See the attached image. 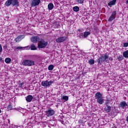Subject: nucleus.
I'll use <instances>...</instances> for the list:
<instances>
[{
    "label": "nucleus",
    "instance_id": "12",
    "mask_svg": "<svg viewBox=\"0 0 128 128\" xmlns=\"http://www.w3.org/2000/svg\"><path fill=\"white\" fill-rule=\"evenodd\" d=\"M84 38H88L90 34V29L87 28L86 31L84 32Z\"/></svg>",
    "mask_w": 128,
    "mask_h": 128
},
{
    "label": "nucleus",
    "instance_id": "29",
    "mask_svg": "<svg viewBox=\"0 0 128 128\" xmlns=\"http://www.w3.org/2000/svg\"><path fill=\"white\" fill-rule=\"evenodd\" d=\"M63 100H68V96H62Z\"/></svg>",
    "mask_w": 128,
    "mask_h": 128
},
{
    "label": "nucleus",
    "instance_id": "10",
    "mask_svg": "<svg viewBox=\"0 0 128 128\" xmlns=\"http://www.w3.org/2000/svg\"><path fill=\"white\" fill-rule=\"evenodd\" d=\"M40 4V0H33L31 4L32 6H36Z\"/></svg>",
    "mask_w": 128,
    "mask_h": 128
},
{
    "label": "nucleus",
    "instance_id": "18",
    "mask_svg": "<svg viewBox=\"0 0 128 128\" xmlns=\"http://www.w3.org/2000/svg\"><path fill=\"white\" fill-rule=\"evenodd\" d=\"M122 54L123 56L125 58H128V50L124 52Z\"/></svg>",
    "mask_w": 128,
    "mask_h": 128
},
{
    "label": "nucleus",
    "instance_id": "26",
    "mask_svg": "<svg viewBox=\"0 0 128 128\" xmlns=\"http://www.w3.org/2000/svg\"><path fill=\"white\" fill-rule=\"evenodd\" d=\"M24 48H26V47L19 46V47L16 48V50H24Z\"/></svg>",
    "mask_w": 128,
    "mask_h": 128
},
{
    "label": "nucleus",
    "instance_id": "35",
    "mask_svg": "<svg viewBox=\"0 0 128 128\" xmlns=\"http://www.w3.org/2000/svg\"><path fill=\"white\" fill-rule=\"evenodd\" d=\"M2 58L0 57V62H2Z\"/></svg>",
    "mask_w": 128,
    "mask_h": 128
},
{
    "label": "nucleus",
    "instance_id": "13",
    "mask_svg": "<svg viewBox=\"0 0 128 128\" xmlns=\"http://www.w3.org/2000/svg\"><path fill=\"white\" fill-rule=\"evenodd\" d=\"M22 38H24V35H20L18 36L16 39L15 40L16 42H20L21 40H22Z\"/></svg>",
    "mask_w": 128,
    "mask_h": 128
},
{
    "label": "nucleus",
    "instance_id": "9",
    "mask_svg": "<svg viewBox=\"0 0 128 128\" xmlns=\"http://www.w3.org/2000/svg\"><path fill=\"white\" fill-rule=\"evenodd\" d=\"M30 40L34 44H37L40 42V37L38 36H32L30 38Z\"/></svg>",
    "mask_w": 128,
    "mask_h": 128
},
{
    "label": "nucleus",
    "instance_id": "24",
    "mask_svg": "<svg viewBox=\"0 0 128 128\" xmlns=\"http://www.w3.org/2000/svg\"><path fill=\"white\" fill-rule=\"evenodd\" d=\"M88 63L89 64H90L91 66L92 64H94V60L93 59H90V60H89Z\"/></svg>",
    "mask_w": 128,
    "mask_h": 128
},
{
    "label": "nucleus",
    "instance_id": "5",
    "mask_svg": "<svg viewBox=\"0 0 128 128\" xmlns=\"http://www.w3.org/2000/svg\"><path fill=\"white\" fill-rule=\"evenodd\" d=\"M48 42H46L44 39H40L38 44V48H44L48 46Z\"/></svg>",
    "mask_w": 128,
    "mask_h": 128
},
{
    "label": "nucleus",
    "instance_id": "32",
    "mask_svg": "<svg viewBox=\"0 0 128 128\" xmlns=\"http://www.w3.org/2000/svg\"><path fill=\"white\" fill-rule=\"evenodd\" d=\"M108 104H110V101L107 100L106 101V102H105V104H106V106H108Z\"/></svg>",
    "mask_w": 128,
    "mask_h": 128
},
{
    "label": "nucleus",
    "instance_id": "7",
    "mask_svg": "<svg viewBox=\"0 0 128 128\" xmlns=\"http://www.w3.org/2000/svg\"><path fill=\"white\" fill-rule=\"evenodd\" d=\"M46 115L48 118L50 116H54V110L52 109V108H49L46 110Z\"/></svg>",
    "mask_w": 128,
    "mask_h": 128
},
{
    "label": "nucleus",
    "instance_id": "23",
    "mask_svg": "<svg viewBox=\"0 0 128 128\" xmlns=\"http://www.w3.org/2000/svg\"><path fill=\"white\" fill-rule=\"evenodd\" d=\"M73 10H74V12H78L80 10V8L78 6H74L73 8Z\"/></svg>",
    "mask_w": 128,
    "mask_h": 128
},
{
    "label": "nucleus",
    "instance_id": "15",
    "mask_svg": "<svg viewBox=\"0 0 128 128\" xmlns=\"http://www.w3.org/2000/svg\"><path fill=\"white\" fill-rule=\"evenodd\" d=\"M32 98H34V97L32 95H28L26 97V100L27 102H30L32 100Z\"/></svg>",
    "mask_w": 128,
    "mask_h": 128
},
{
    "label": "nucleus",
    "instance_id": "34",
    "mask_svg": "<svg viewBox=\"0 0 128 128\" xmlns=\"http://www.w3.org/2000/svg\"><path fill=\"white\" fill-rule=\"evenodd\" d=\"M16 110H22V108H20V107H19L18 108H16Z\"/></svg>",
    "mask_w": 128,
    "mask_h": 128
},
{
    "label": "nucleus",
    "instance_id": "28",
    "mask_svg": "<svg viewBox=\"0 0 128 128\" xmlns=\"http://www.w3.org/2000/svg\"><path fill=\"white\" fill-rule=\"evenodd\" d=\"M7 108H8V110H12V104H9L7 106Z\"/></svg>",
    "mask_w": 128,
    "mask_h": 128
},
{
    "label": "nucleus",
    "instance_id": "4",
    "mask_svg": "<svg viewBox=\"0 0 128 128\" xmlns=\"http://www.w3.org/2000/svg\"><path fill=\"white\" fill-rule=\"evenodd\" d=\"M22 64L25 66H34V62L32 60H24L22 61Z\"/></svg>",
    "mask_w": 128,
    "mask_h": 128
},
{
    "label": "nucleus",
    "instance_id": "22",
    "mask_svg": "<svg viewBox=\"0 0 128 128\" xmlns=\"http://www.w3.org/2000/svg\"><path fill=\"white\" fill-rule=\"evenodd\" d=\"M10 62H12V59L10 58H7L5 59V62H6V64H10Z\"/></svg>",
    "mask_w": 128,
    "mask_h": 128
},
{
    "label": "nucleus",
    "instance_id": "19",
    "mask_svg": "<svg viewBox=\"0 0 128 128\" xmlns=\"http://www.w3.org/2000/svg\"><path fill=\"white\" fill-rule=\"evenodd\" d=\"M54 8V4L52 3H50L48 4V9L49 10H52Z\"/></svg>",
    "mask_w": 128,
    "mask_h": 128
},
{
    "label": "nucleus",
    "instance_id": "16",
    "mask_svg": "<svg viewBox=\"0 0 128 128\" xmlns=\"http://www.w3.org/2000/svg\"><path fill=\"white\" fill-rule=\"evenodd\" d=\"M104 110L106 112L108 113L110 112L112 110V106H107L104 108Z\"/></svg>",
    "mask_w": 128,
    "mask_h": 128
},
{
    "label": "nucleus",
    "instance_id": "33",
    "mask_svg": "<svg viewBox=\"0 0 128 128\" xmlns=\"http://www.w3.org/2000/svg\"><path fill=\"white\" fill-rule=\"evenodd\" d=\"M2 45L0 44V52H2Z\"/></svg>",
    "mask_w": 128,
    "mask_h": 128
},
{
    "label": "nucleus",
    "instance_id": "31",
    "mask_svg": "<svg viewBox=\"0 0 128 128\" xmlns=\"http://www.w3.org/2000/svg\"><path fill=\"white\" fill-rule=\"evenodd\" d=\"M123 46H124V48H128V42L124 43Z\"/></svg>",
    "mask_w": 128,
    "mask_h": 128
},
{
    "label": "nucleus",
    "instance_id": "3",
    "mask_svg": "<svg viewBox=\"0 0 128 128\" xmlns=\"http://www.w3.org/2000/svg\"><path fill=\"white\" fill-rule=\"evenodd\" d=\"M95 98L97 100V102L100 104H102L104 100L102 98V94L100 92H98L95 94Z\"/></svg>",
    "mask_w": 128,
    "mask_h": 128
},
{
    "label": "nucleus",
    "instance_id": "6",
    "mask_svg": "<svg viewBox=\"0 0 128 128\" xmlns=\"http://www.w3.org/2000/svg\"><path fill=\"white\" fill-rule=\"evenodd\" d=\"M54 84V82L52 81H42L41 83L42 86H44L45 88H48V86H52V84Z\"/></svg>",
    "mask_w": 128,
    "mask_h": 128
},
{
    "label": "nucleus",
    "instance_id": "37",
    "mask_svg": "<svg viewBox=\"0 0 128 128\" xmlns=\"http://www.w3.org/2000/svg\"><path fill=\"white\" fill-rule=\"evenodd\" d=\"M0 112H2V110H0Z\"/></svg>",
    "mask_w": 128,
    "mask_h": 128
},
{
    "label": "nucleus",
    "instance_id": "8",
    "mask_svg": "<svg viewBox=\"0 0 128 128\" xmlns=\"http://www.w3.org/2000/svg\"><path fill=\"white\" fill-rule=\"evenodd\" d=\"M68 40V37L66 36H62L56 39V42L60 43L64 42H66Z\"/></svg>",
    "mask_w": 128,
    "mask_h": 128
},
{
    "label": "nucleus",
    "instance_id": "20",
    "mask_svg": "<svg viewBox=\"0 0 128 128\" xmlns=\"http://www.w3.org/2000/svg\"><path fill=\"white\" fill-rule=\"evenodd\" d=\"M78 38H84V33H79L78 34Z\"/></svg>",
    "mask_w": 128,
    "mask_h": 128
},
{
    "label": "nucleus",
    "instance_id": "30",
    "mask_svg": "<svg viewBox=\"0 0 128 128\" xmlns=\"http://www.w3.org/2000/svg\"><path fill=\"white\" fill-rule=\"evenodd\" d=\"M84 0H77V2H78V4H84Z\"/></svg>",
    "mask_w": 128,
    "mask_h": 128
},
{
    "label": "nucleus",
    "instance_id": "36",
    "mask_svg": "<svg viewBox=\"0 0 128 128\" xmlns=\"http://www.w3.org/2000/svg\"><path fill=\"white\" fill-rule=\"evenodd\" d=\"M110 60H112V58H110Z\"/></svg>",
    "mask_w": 128,
    "mask_h": 128
},
{
    "label": "nucleus",
    "instance_id": "1",
    "mask_svg": "<svg viewBox=\"0 0 128 128\" xmlns=\"http://www.w3.org/2000/svg\"><path fill=\"white\" fill-rule=\"evenodd\" d=\"M4 4L6 6H10L11 4L13 6H20V2L18 0H8Z\"/></svg>",
    "mask_w": 128,
    "mask_h": 128
},
{
    "label": "nucleus",
    "instance_id": "21",
    "mask_svg": "<svg viewBox=\"0 0 128 128\" xmlns=\"http://www.w3.org/2000/svg\"><path fill=\"white\" fill-rule=\"evenodd\" d=\"M30 48L32 50H37L36 47V46L34 44H31Z\"/></svg>",
    "mask_w": 128,
    "mask_h": 128
},
{
    "label": "nucleus",
    "instance_id": "25",
    "mask_svg": "<svg viewBox=\"0 0 128 128\" xmlns=\"http://www.w3.org/2000/svg\"><path fill=\"white\" fill-rule=\"evenodd\" d=\"M54 66L52 64H51L48 66V70H54Z\"/></svg>",
    "mask_w": 128,
    "mask_h": 128
},
{
    "label": "nucleus",
    "instance_id": "27",
    "mask_svg": "<svg viewBox=\"0 0 128 128\" xmlns=\"http://www.w3.org/2000/svg\"><path fill=\"white\" fill-rule=\"evenodd\" d=\"M118 60L120 62V60H124V56H119L118 57Z\"/></svg>",
    "mask_w": 128,
    "mask_h": 128
},
{
    "label": "nucleus",
    "instance_id": "2",
    "mask_svg": "<svg viewBox=\"0 0 128 128\" xmlns=\"http://www.w3.org/2000/svg\"><path fill=\"white\" fill-rule=\"evenodd\" d=\"M97 62L98 64H102V62H108V56L106 54H104L98 59Z\"/></svg>",
    "mask_w": 128,
    "mask_h": 128
},
{
    "label": "nucleus",
    "instance_id": "17",
    "mask_svg": "<svg viewBox=\"0 0 128 128\" xmlns=\"http://www.w3.org/2000/svg\"><path fill=\"white\" fill-rule=\"evenodd\" d=\"M116 2V0H112L108 3V6H114Z\"/></svg>",
    "mask_w": 128,
    "mask_h": 128
},
{
    "label": "nucleus",
    "instance_id": "11",
    "mask_svg": "<svg viewBox=\"0 0 128 128\" xmlns=\"http://www.w3.org/2000/svg\"><path fill=\"white\" fill-rule=\"evenodd\" d=\"M116 12L114 11L112 12V15L108 18V22H112V20H114L116 18Z\"/></svg>",
    "mask_w": 128,
    "mask_h": 128
},
{
    "label": "nucleus",
    "instance_id": "14",
    "mask_svg": "<svg viewBox=\"0 0 128 128\" xmlns=\"http://www.w3.org/2000/svg\"><path fill=\"white\" fill-rule=\"evenodd\" d=\"M120 108H126V106H128V105L125 101H123L120 103Z\"/></svg>",
    "mask_w": 128,
    "mask_h": 128
}]
</instances>
